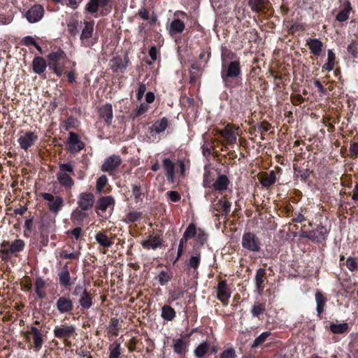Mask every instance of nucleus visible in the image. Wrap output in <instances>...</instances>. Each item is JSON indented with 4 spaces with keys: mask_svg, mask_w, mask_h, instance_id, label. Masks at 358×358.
<instances>
[{
    "mask_svg": "<svg viewBox=\"0 0 358 358\" xmlns=\"http://www.w3.org/2000/svg\"><path fill=\"white\" fill-rule=\"evenodd\" d=\"M75 174L72 163L59 164V171L56 174L59 184L66 189H71L74 186L72 176Z\"/></svg>",
    "mask_w": 358,
    "mask_h": 358,
    "instance_id": "f257e3e1",
    "label": "nucleus"
},
{
    "mask_svg": "<svg viewBox=\"0 0 358 358\" xmlns=\"http://www.w3.org/2000/svg\"><path fill=\"white\" fill-rule=\"evenodd\" d=\"M84 28L82 30L80 35V41L82 44L85 47L92 46L95 43V41L92 38L94 33V21H85Z\"/></svg>",
    "mask_w": 358,
    "mask_h": 358,
    "instance_id": "39448f33",
    "label": "nucleus"
},
{
    "mask_svg": "<svg viewBox=\"0 0 358 358\" xmlns=\"http://www.w3.org/2000/svg\"><path fill=\"white\" fill-rule=\"evenodd\" d=\"M200 263V256H192L189 259V266L194 269H196Z\"/></svg>",
    "mask_w": 358,
    "mask_h": 358,
    "instance_id": "13d9d810",
    "label": "nucleus"
},
{
    "mask_svg": "<svg viewBox=\"0 0 358 358\" xmlns=\"http://www.w3.org/2000/svg\"><path fill=\"white\" fill-rule=\"evenodd\" d=\"M185 29V24L178 19L171 22L170 25V31L172 33H181Z\"/></svg>",
    "mask_w": 358,
    "mask_h": 358,
    "instance_id": "4c0bfd02",
    "label": "nucleus"
},
{
    "mask_svg": "<svg viewBox=\"0 0 358 358\" xmlns=\"http://www.w3.org/2000/svg\"><path fill=\"white\" fill-rule=\"evenodd\" d=\"M33 340H34V348L36 350H38L39 349H41V348L42 347L43 343L42 333L34 335Z\"/></svg>",
    "mask_w": 358,
    "mask_h": 358,
    "instance_id": "09e8293b",
    "label": "nucleus"
},
{
    "mask_svg": "<svg viewBox=\"0 0 358 358\" xmlns=\"http://www.w3.org/2000/svg\"><path fill=\"white\" fill-rule=\"evenodd\" d=\"M46 282L41 278H37L35 282V292L36 295L41 298L43 299L46 296V293L45 291Z\"/></svg>",
    "mask_w": 358,
    "mask_h": 358,
    "instance_id": "7c9ffc66",
    "label": "nucleus"
},
{
    "mask_svg": "<svg viewBox=\"0 0 358 358\" xmlns=\"http://www.w3.org/2000/svg\"><path fill=\"white\" fill-rule=\"evenodd\" d=\"M220 358H236V352L232 348L227 349L220 354Z\"/></svg>",
    "mask_w": 358,
    "mask_h": 358,
    "instance_id": "5fc2aeb1",
    "label": "nucleus"
},
{
    "mask_svg": "<svg viewBox=\"0 0 358 358\" xmlns=\"http://www.w3.org/2000/svg\"><path fill=\"white\" fill-rule=\"evenodd\" d=\"M212 208L214 211L223 212L225 215H227L231 211V203L227 201L226 196H223L220 199L212 202Z\"/></svg>",
    "mask_w": 358,
    "mask_h": 358,
    "instance_id": "f3484780",
    "label": "nucleus"
},
{
    "mask_svg": "<svg viewBox=\"0 0 358 358\" xmlns=\"http://www.w3.org/2000/svg\"><path fill=\"white\" fill-rule=\"evenodd\" d=\"M80 208L76 209L72 213V219L78 222L83 221L88 217V214Z\"/></svg>",
    "mask_w": 358,
    "mask_h": 358,
    "instance_id": "37998d69",
    "label": "nucleus"
},
{
    "mask_svg": "<svg viewBox=\"0 0 358 358\" xmlns=\"http://www.w3.org/2000/svg\"><path fill=\"white\" fill-rule=\"evenodd\" d=\"M196 233V227L194 224H190L186 229L183 236L184 240H188L195 236Z\"/></svg>",
    "mask_w": 358,
    "mask_h": 358,
    "instance_id": "a18cd8bd",
    "label": "nucleus"
},
{
    "mask_svg": "<svg viewBox=\"0 0 358 358\" xmlns=\"http://www.w3.org/2000/svg\"><path fill=\"white\" fill-rule=\"evenodd\" d=\"M265 311V305L264 303H255L252 310L251 313L254 317H258Z\"/></svg>",
    "mask_w": 358,
    "mask_h": 358,
    "instance_id": "c03bdc74",
    "label": "nucleus"
},
{
    "mask_svg": "<svg viewBox=\"0 0 358 358\" xmlns=\"http://www.w3.org/2000/svg\"><path fill=\"white\" fill-rule=\"evenodd\" d=\"M113 0H89L85 11L91 15L96 14L99 11L101 16H105L112 10Z\"/></svg>",
    "mask_w": 358,
    "mask_h": 358,
    "instance_id": "7ed1b4c3",
    "label": "nucleus"
},
{
    "mask_svg": "<svg viewBox=\"0 0 358 358\" xmlns=\"http://www.w3.org/2000/svg\"><path fill=\"white\" fill-rule=\"evenodd\" d=\"M229 184V180L225 175H220L215 181L213 186L216 191L226 190Z\"/></svg>",
    "mask_w": 358,
    "mask_h": 358,
    "instance_id": "bb28decb",
    "label": "nucleus"
},
{
    "mask_svg": "<svg viewBox=\"0 0 358 358\" xmlns=\"http://www.w3.org/2000/svg\"><path fill=\"white\" fill-rule=\"evenodd\" d=\"M206 239H207L206 234L204 231L199 230V234L197 235L198 241H199L201 243V244H203L206 241Z\"/></svg>",
    "mask_w": 358,
    "mask_h": 358,
    "instance_id": "338daca9",
    "label": "nucleus"
},
{
    "mask_svg": "<svg viewBox=\"0 0 358 358\" xmlns=\"http://www.w3.org/2000/svg\"><path fill=\"white\" fill-rule=\"evenodd\" d=\"M315 297L317 303V314L320 315L324 311L327 299L324 296L323 294L320 291L316 292Z\"/></svg>",
    "mask_w": 358,
    "mask_h": 358,
    "instance_id": "2f4dec72",
    "label": "nucleus"
},
{
    "mask_svg": "<svg viewBox=\"0 0 358 358\" xmlns=\"http://www.w3.org/2000/svg\"><path fill=\"white\" fill-rule=\"evenodd\" d=\"M79 304L84 309H89L92 306V298L86 289L83 290V293L80 296Z\"/></svg>",
    "mask_w": 358,
    "mask_h": 358,
    "instance_id": "473e14b6",
    "label": "nucleus"
},
{
    "mask_svg": "<svg viewBox=\"0 0 358 358\" xmlns=\"http://www.w3.org/2000/svg\"><path fill=\"white\" fill-rule=\"evenodd\" d=\"M49 66L58 77H61L62 76L63 69L58 63H50Z\"/></svg>",
    "mask_w": 358,
    "mask_h": 358,
    "instance_id": "603ef678",
    "label": "nucleus"
},
{
    "mask_svg": "<svg viewBox=\"0 0 358 358\" xmlns=\"http://www.w3.org/2000/svg\"><path fill=\"white\" fill-rule=\"evenodd\" d=\"M65 57V53L62 50H58L56 52H51L48 55V59L50 61V63H58V61Z\"/></svg>",
    "mask_w": 358,
    "mask_h": 358,
    "instance_id": "79ce46f5",
    "label": "nucleus"
},
{
    "mask_svg": "<svg viewBox=\"0 0 358 358\" xmlns=\"http://www.w3.org/2000/svg\"><path fill=\"white\" fill-rule=\"evenodd\" d=\"M217 299L223 304H227L229 298L231 297V290L228 287L227 282L222 280L218 282L216 287Z\"/></svg>",
    "mask_w": 358,
    "mask_h": 358,
    "instance_id": "ddd939ff",
    "label": "nucleus"
},
{
    "mask_svg": "<svg viewBox=\"0 0 358 358\" xmlns=\"http://www.w3.org/2000/svg\"><path fill=\"white\" fill-rule=\"evenodd\" d=\"M208 350L209 344L207 342L203 341L194 350V355L198 358H202Z\"/></svg>",
    "mask_w": 358,
    "mask_h": 358,
    "instance_id": "58836bf2",
    "label": "nucleus"
},
{
    "mask_svg": "<svg viewBox=\"0 0 358 358\" xmlns=\"http://www.w3.org/2000/svg\"><path fill=\"white\" fill-rule=\"evenodd\" d=\"M148 108H149V106L148 104L144 103H141L134 111V117L144 114L145 112L148 111Z\"/></svg>",
    "mask_w": 358,
    "mask_h": 358,
    "instance_id": "3c124183",
    "label": "nucleus"
},
{
    "mask_svg": "<svg viewBox=\"0 0 358 358\" xmlns=\"http://www.w3.org/2000/svg\"><path fill=\"white\" fill-rule=\"evenodd\" d=\"M95 240L101 246L105 248H110L113 244V240L101 231L96 233Z\"/></svg>",
    "mask_w": 358,
    "mask_h": 358,
    "instance_id": "c756f323",
    "label": "nucleus"
},
{
    "mask_svg": "<svg viewBox=\"0 0 358 358\" xmlns=\"http://www.w3.org/2000/svg\"><path fill=\"white\" fill-rule=\"evenodd\" d=\"M79 252H71L68 253L66 251H62L60 254V257L64 259H77L79 258Z\"/></svg>",
    "mask_w": 358,
    "mask_h": 358,
    "instance_id": "4d7b16f0",
    "label": "nucleus"
},
{
    "mask_svg": "<svg viewBox=\"0 0 358 358\" xmlns=\"http://www.w3.org/2000/svg\"><path fill=\"white\" fill-rule=\"evenodd\" d=\"M38 139V136L33 131H28L24 133L21 132L17 142L20 148L27 150L31 148Z\"/></svg>",
    "mask_w": 358,
    "mask_h": 358,
    "instance_id": "6e6552de",
    "label": "nucleus"
},
{
    "mask_svg": "<svg viewBox=\"0 0 358 358\" xmlns=\"http://www.w3.org/2000/svg\"><path fill=\"white\" fill-rule=\"evenodd\" d=\"M99 113L100 116L103 118L108 124H110L113 119V107L110 103H106L101 106Z\"/></svg>",
    "mask_w": 358,
    "mask_h": 358,
    "instance_id": "5701e85b",
    "label": "nucleus"
},
{
    "mask_svg": "<svg viewBox=\"0 0 358 358\" xmlns=\"http://www.w3.org/2000/svg\"><path fill=\"white\" fill-rule=\"evenodd\" d=\"M55 306L60 314H69L73 310V301L69 296H66L59 297Z\"/></svg>",
    "mask_w": 358,
    "mask_h": 358,
    "instance_id": "1a4fd4ad",
    "label": "nucleus"
},
{
    "mask_svg": "<svg viewBox=\"0 0 358 358\" xmlns=\"http://www.w3.org/2000/svg\"><path fill=\"white\" fill-rule=\"evenodd\" d=\"M346 266L350 271H354L357 269V263L354 258L349 257L346 260Z\"/></svg>",
    "mask_w": 358,
    "mask_h": 358,
    "instance_id": "6e6d98bb",
    "label": "nucleus"
},
{
    "mask_svg": "<svg viewBox=\"0 0 358 358\" xmlns=\"http://www.w3.org/2000/svg\"><path fill=\"white\" fill-rule=\"evenodd\" d=\"M115 200L112 196H103L97 201L96 208L105 212L108 208H113Z\"/></svg>",
    "mask_w": 358,
    "mask_h": 358,
    "instance_id": "412c9836",
    "label": "nucleus"
},
{
    "mask_svg": "<svg viewBox=\"0 0 358 358\" xmlns=\"http://www.w3.org/2000/svg\"><path fill=\"white\" fill-rule=\"evenodd\" d=\"M260 183L265 187L272 185L275 181V173L274 171L262 173L259 175Z\"/></svg>",
    "mask_w": 358,
    "mask_h": 358,
    "instance_id": "b1692460",
    "label": "nucleus"
},
{
    "mask_svg": "<svg viewBox=\"0 0 358 358\" xmlns=\"http://www.w3.org/2000/svg\"><path fill=\"white\" fill-rule=\"evenodd\" d=\"M41 196L48 201L49 210L57 214L64 206V199L59 196H54L50 193H41Z\"/></svg>",
    "mask_w": 358,
    "mask_h": 358,
    "instance_id": "423d86ee",
    "label": "nucleus"
},
{
    "mask_svg": "<svg viewBox=\"0 0 358 358\" xmlns=\"http://www.w3.org/2000/svg\"><path fill=\"white\" fill-rule=\"evenodd\" d=\"M94 203V196L92 193L82 192L78 198V206L82 210L91 209Z\"/></svg>",
    "mask_w": 358,
    "mask_h": 358,
    "instance_id": "f8f14e48",
    "label": "nucleus"
},
{
    "mask_svg": "<svg viewBox=\"0 0 358 358\" xmlns=\"http://www.w3.org/2000/svg\"><path fill=\"white\" fill-rule=\"evenodd\" d=\"M78 23L77 21H73L68 24V30L69 33L73 36H76L78 33Z\"/></svg>",
    "mask_w": 358,
    "mask_h": 358,
    "instance_id": "bf43d9fd",
    "label": "nucleus"
},
{
    "mask_svg": "<svg viewBox=\"0 0 358 358\" xmlns=\"http://www.w3.org/2000/svg\"><path fill=\"white\" fill-rule=\"evenodd\" d=\"M141 217V214L138 212H130L126 216V221L127 222H134L137 221Z\"/></svg>",
    "mask_w": 358,
    "mask_h": 358,
    "instance_id": "864d4df0",
    "label": "nucleus"
},
{
    "mask_svg": "<svg viewBox=\"0 0 358 358\" xmlns=\"http://www.w3.org/2000/svg\"><path fill=\"white\" fill-rule=\"evenodd\" d=\"M185 348V343L182 339L174 340L173 350L178 354H181Z\"/></svg>",
    "mask_w": 358,
    "mask_h": 358,
    "instance_id": "49530a36",
    "label": "nucleus"
},
{
    "mask_svg": "<svg viewBox=\"0 0 358 358\" xmlns=\"http://www.w3.org/2000/svg\"><path fill=\"white\" fill-rule=\"evenodd\" d=\"M122 348L120 343L115 342L109 348V358H121Z\"/></svg>",
    "mask_w": 358,
    "mask_h": 358,
    "instance_id": "e433bc0d",
    "label": "nucleus"
},
{
    "mask_svg": "<svg viewBox=\"0 0 358 358\" xmlns=\"http://www.w3.org/2000/svg\"><path fill=\"white\" fill-rule=\"evenodd\" d=\"M241 245L244 249L250 252H258L261 249V241L259 238L252 232L243 234Z\"/></svg>",
    "mask_w": 358,
    "mask_h": 358,
    "instance_id": "20e7f679",
    "label": "nucleus"
},
{
    "mask_svg": "<svg viewBox=\"0 0 358 358\" xmlns=\"http://www.w3.org/2000/svg\"><path fill=\"white\" fill-rule=\"evenodd\" d=\"M327 233L326 227L319 225L315 230L303 231L301 236L309 238L314 242H321L325 240Z\"/></svg>",
    "mask_w": 358,
    "mask_h": 358,
    "instance_id": "0eeeda50",
    "label": "nucleus"
},
{
    "mask_svg": "<svg viewBox=\"0 0 358 358\" xmlns=\"http://www.w3.org/2000/svg\"><path fill=\"white\" fill-rule=\"evenodd\" d=\"M241 74L240 63L237 61L231 62L226 69L221 72V77L224 82L229 78H237Z\"/></svg>",
    "mask_w": 358,
    "mask_h": 358,
    "instance_id": "9b49d317",
    "label": "nucleus"
},
{
    "mask_svg": "<svg viewBox=\"0 0 358 358\" xmlns=\"http://www.w3.org/2000/svg\"><path fill=\"white\" fill-rule=\"evenodd\" d=\"M22 43L25 45H34L35 44L36 41L33 37L27 36H25L22 39Z\"/></svg>",
    "mask_w": 358,
    "mask_h": 358,
    "instance_id": "69168bd1",
    "label": "nucleus"
},
{
    "mask_svg": "<svg viewBox=\"0 0 358 358\" xmlns=\"http://www.w3.org/2000/svg\"><path fill=\"white\" fill-rule=\"evenodd\" d=\"M141 245L144 248L147 250H155L161 246L162 241L158 236H150L148 239L143 241Z\"/></svg>",
    "mask_w": 358,
    "mask_h": 358,
    "instance_id": "a878e982",
    "label": "nucleus"
},
{
    "mask_svg": "<svg viewBox=\"0 0 358 358\" xmlns=\"http://www.w3.org/2000/svg\"><path fill=\"white\" fill-rule=\"evenodd\" d=\"M118 325H119V320L118 319L113 317L110 320V332L113 335H117L118 333Z\"/></svg>",
    "mask_w": 358,
    "mask_h": 358,
    "instance_id": "8fccbe9b",
    "label": "nucleus"
},
{
    "mask_svg": "<svg viewBox=\"0 0 358 358\" xmlns=\"http://www.w3.org/2000/svg\"><path fill=\"white\" fill-rule=\"evenodd\" d=\"M169 199L173 202L179 201L181 199L180 194L177 191H170L167 192Z\"/></svg>",
    "mask_w": 358,
    "mask_h": 358,
    "instance_id": "052dcab7",
    "label": "nucleus"
},
{
    "mask_svg": "<svg viewBox=\"0 0 358 358\" xmlns=\"http://www.w3.org/2000/svg\"><path fill=\"white\" fill-rule=\"evenodd\" d=\"M76 330L73 325L62 324L57 326L54 329V335L59 339H67L75 334Z\"/></svg>",
    "mask_w": 358,
    "mask_h": 358,
    "instance_id": "4468645a",
    "label": "nucleus"
},
{
    "mask_svg": "<svg viewBox=\"0 0 358 358\" xmlns=\"http://www.w3.org/2000/svg\"><path fill=\"white\" fill-rule=\"evenodd\" d=\"M306 45L309 48L311 54L315 56H320L321 55L323 43L320 40L309 38L306 40Z\"/></svg>",
    "mask_w": 358,
    "mask_h": 358,
    "instance_id": "6ab92c4d",
    "label": "nucleus"
},
{
    "mask_svg": "<svg viewBox=\"0 0 358 358\" xmlns=\"http://www.w3.org/2000/svg\"><path fill=\"white\" fill-rule=\"evenodd\" d=\"M352 10V6L349 1H345L343 5L341 11L336 15V19L339 22H345L349 18V15Z\"/></svg>",
    "mask_w": 358,
    "mask_h": 358,
    "instance_id": "4be33fe9",
    "label": "nucleus"
},
{
    "mask_svg": "<svg viewBox=\"0 0 358 358\" xmlns=\"http://www.w3.org/2000/svg\"><path fill=\"white\" fill-rule=\"evenodd\" d=\"M348 329V324L345 322L341 324H331L330 325L331 331L334 334H342Z\"/></svg>",
    "mask_w": 358,
    "mask_h": 358,
    "instance_id": "ea45409f",
    "label": "nucleus"
},
{
    "mask_svg": "<svg viewBox=\"0 0 358 358\" xmlns=\"http://www.w3.org/2000/svg\"><path fill=\"white\" fill-rule=\"evenodd\" d=\"M83 0H68L66 5L73 9H76Z\"/></svg>",
    "mask_w": 358,
    "mask_h": 358,
    "instance_id": "774afa93",
    "label": "nucleus"
},
{
    "mask_svg": "<svg viewBox=\"0 0 358 358\" xmlns=\"http://www.w3.org/2000/svg\"><path fill=\"white\" fill-rule=\"evenodd\" d=\"M21 285L22 286V289L24 291L29 290L32 287L29 278H24L22 281Z\"/></svg>",
    "mask_w": 358,
    "mask_h": 358,
    "instance_id": "0e129e2a",
    "label": "nucleus"
},
{
    "mask_svg": "<svg viewBox=\"0 0 358 358\" xmlns=\"http://www.w3.org/2000/svg\"><path fill=\"white\" fill-rule=\"evenodd\" d=\"M59 280L60 284L65 288L69 287L71 285L70 282V273L67 266H64L62 270L59 273Z\"/></svg>",
    "mask_w": 358,
    "mask_h": 358,
    "instance_id": "c85d7f7f",
    "label": "nucleus"
},
{
    "mask_svg": "<svg viewBox=\"0 0 358 358\" xmlns=\"http://www.w3.org/2000/svg\"><path fill=\"white\" fill-rule=\"evenodd\" d=\"M122 163L119 155H113L107 157L101 166V170L106 172H110L115 170Z\"/></svg>",
    "mask_w": 358,
    "mask_h": 358,
    "instance_id": "dca6fc26",
    "label": "nucleus"
},
{
    "mask_svg": "<svg viewBox=\"0 0 358 358\" xmlns=\"http://www.w3.org/2000/svg\"><path fill=\"white\" fill-rule=\"evenodd\" d=\"M25 247V243L22 239H15L14 241H3L1 243L0 255L3 260H7L10 255L22 252Z\"/></svg>",
    "mask_w": 358,
    "mask_h": 358,
    "instance_id": "f03ea898",
    "label": "nucleus"
},
{
    "mask_svg": "<svg viewBox=\"0 0 358 358\" xmlns=\"http://www.w3.org/2000/svg\"><path fill=\"white\" fill-rule=\"evenodd\" d=\"M33 71L37 74L43 73L46 69V62L41 57H36L32 62Z\"/></svg>",
    "mask_w": 358,
    "mask_h": 358,
    "instance_id": "cd10ccee",
    "label": "nucleus"
},
{
    "mask_svg": "<svg viewBox=\"0 0 358 358\" xmlns=\"http://www.w3.org/2000/svg\"><path fill=\"white\" fill-rule=\"evenodd\" d=\"M161 316L165 320L171 321L176 317V312L170 306H164L162 308Z\"/></svg>",
    "mask_w": 358,
    "mask_h": 358,
    "instance_id": "f704fd0d",
    "label": "nucleus"
},
{
    "mask_svg": "<svg viewBox=\"0 0 358 358\" xmlns=\"http://www.w3.org/2000/svg\"><path fill=\"white\" fill-rule=\"evenodd\" d=\"M268 3V0H249L248 4L252 11L259 12L264 8V5Z\"/></svg>",
    "mask_w": 358,
    "mask_h": 358,
    "instance_id": "c9c22d12",
    "label": "nucleus"
},
{
    "mask_svg": "<svg viewBox=\"0 0 358 358\" xmlns=\"http://www.w3.org/2000/svg\"><path fill=\"white\" fill-rule=\"evenodd\" d=\"M69 150L72 154L79 152L85 148V143L79 138L78 136L74 132H69L67 140Z\"/></svg>",
    "mask_w": 358,
    "mask_h": 358,
    "instance_id": "9d476101",
    "label": "nucleus"
},
{
    "mask_svg": "<svg viewBox=\"0 0 358 358\" xmlns=\"http://www.w3.org/2000/svg\"><path fill=\"white\" fill-rule=\"evenodd\" d=\"M162 166L168 180L173 182L175 180V164L170 159L164 158L162 161Z\"/></svg>",
    "mask_w": 358,
    "mask_h": 358,
    "instance_id": "aec40b11",
    "label": "nucleus"
},
{
    "mask_svg": "<svg viewBox=\"0 0 358 358\" xmlns=\"http://www.w3.org/2000/svg\"><path fill=\"white\" fill-rule=\"evenodd\" d=\"M270 331H264L257 338H255L253 343L252 344V348H255L262 345L264 342H265L267 338L270 336Z\"/></svg>",
    "mask_w": 358,
    "mask_h": 358,
    "instance_id": "a19ab883",
    "label": "nucleus"
},
{
    "mask_svg": "<svg viewBox=\"0 0 358 358\" xmlns=\"http://www.w3.org/2000/svg\"><path fill=\"white\" fill-rule=\"evenodd\" d=\"M146 91V86L144 83H141L136 93V99L141 100Z\"/></svg>",
    "mask_w": 358,
    "mask_h": 358,
    "instance_id": "680f3d73",
    "label": "nucleus"
},
{
    "mask_svg": "<svg viewBox=\"0 0 358 358\" xmlns=\"http://www.w3.org/2000/svg\"><path fill=\"white\" fill-rule=\"evenodd\" d=\"M266 275V270L264 268H259L255 274V281L257 290L258 293L262 294L264 289V276Z\"/></svg>",
    "mask_w": 358,
    "mask_h": 358,
    "instance_id": "393cba45",
    "label": "nucleus"
},
{
    "mask_svg": "<svg viewBox=\"0 0 358 358\" xmlns=\"http://www.w3.org/2000/svg\"><path fill=\"white\" fill-rule=\"evenodd\" d=\"M44 15L43 8L38 4L34 5L26 13V18L31 23H34L40 21Z\"/></svg>",
    "mask_w": 358,
    "mask_h": 358,
    "instance_id": "2eb2a0df",
    "label": "nucleus"
},
{
    "mask_svg": "<svg viewBox=\"0 0 358 358\" xmlns=\"http://www.w3.org/2000/svg\"><path fill=\"white\" fill-rule=\"evenodd\" d=\"M158 278L161 285H164L170 280L169 275L165 272L160 273Z\"/></svg>",
    "mask_w": 358,
    "mask_h": 358,
    "instance_id": "e2e57ef3",
    "label": "nucleus"
},
{
    "mask_svg": "<svg viewBox=\"0 0 358 358\" xmlns=\"http://www.w3.org/2000/svg\"><path fill=\"white\" fill-rule=\"evenodd\" d=\"M236 129L231 124H228L223 129L220 130L218 133L227 141L229 144H234L236 141L237 134Z\"/></svg>",
    "mask_w": 358,
    "mask_h": 358,
    "instance_id": "a211bd4d",
    "label": "nucleus"
},
{
    "mask_svg": "<svg viewBox=\"0 0 358 358\" xmlns=\"http://www.w3.org/2000/svg\"><path fill=\"white\" fill-rule=\"evenodd\" d=\"M168 123V120L166 117H163L153 124L152 130L157 134L162 133L167 128Z\"/></svg>",
    "mask_w": 358,
    "mask_h": 358,
    "instance_id": "72a5a7b5",
    "label": "nucleus"
},
{
    "mask_svg": "<svg viewBox=\"0 0 358 358\" xmlns=\"http://www.w3.org/2000/svg\"><path fill=\"white\" fill-rule=\"evenodd\" d=\"M108 179L106 176H101L96 180V190L99 193H101L103 187L107 183Z\"/></svg>",
    "mask_w": 358,
    "mask_h": 358,
    "instance_id": "de8ad7c7",
    "label": "nucleus"
}]
</instances>
